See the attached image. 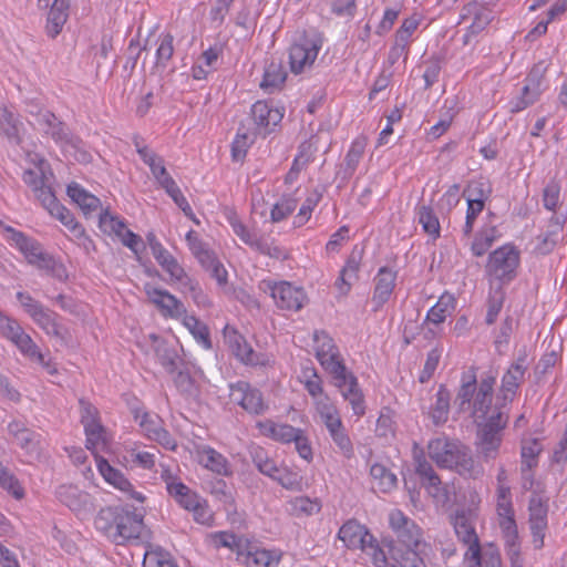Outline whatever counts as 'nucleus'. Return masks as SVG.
<instances>
[{
  "label": "nucleus",
  "instance_id": "4c0bfd02",
  "mask_svg": "<svg viewBox=\"0 0 567 567\" xmlns=\"http://www.w3.org/2000/svg\"><path fill=\"white\" fill-rule=\"evenodd\" d=\"M166 487L169 495L187 511L195 506V503L200 499L196 493L192 492L182 482H176L174 480L166 481Z\"/></svg>",
  "mask_w": 567,
  "mask_h": 567
},
{
  "label": "nucleus",
  "instance_id": "1a4fd4ad",
  "mask_svg": "<svg viewBox=\"0 0 567 567\" xmlns=\"http://www.w3.org/2000/svg\"><path fill=\"white\" fill-rule=\"evenodd\" d=\"M22 179L31 188L34 197L41 205L44 203L45 197L55 195L52 189L53 174L43 158H39L33 168L25 169Z\"/></svg>",
  "mask_w": 567,
  "mask_h": 567
},
{
  "label": "nucleus",
  "instance_id": "69168bd1",
  "mask_svg": "<svg viewBox=\"0 0 567 567\" xmlns=\"http://www.w3.org/2000/svg\"><path fill=\"white\" fill-rule=\"evenodd\" d=\"M504 302V292L502 289L495 290L494 295L488 300V309L486 313V323L492 324L495 322Z\"/></svg>",
  "mask_w": 567,
  "mask_h": 567
},
{
  "label": "nucleus",
  "instance_id": "58836bf2",
  "mask_svg": "<svg viewBox=\"0 0 567 567\" xmlns=\"http://www.w3.org/2000/svg\"><path fill=\"white\" fill-rule=\"evenodd\" d=\"M280 559L278 550L256 549L247 553L245 563L248 567H270L278 565Z\"/></svg>",
  "mask_w": 567,
  "mask_h": 567
},
{
  "label": "nucleus",
  "instance_id": "c85d7f7f",
  "mask_svg": "<svg viewBox=\"0 0 567 567\" xmlns=\"http://www.w3.org/2000/svg\"><path fill=\"white\" fill-rule=\"evenodd\" d=\"M395 281V274L390 269L383 267L379 270L375 278V288L372 302L375 305L374 311L383 306L390 298Z\"/></svg>",
  "mask_w": 567,
  "mask_h": 567
},
{
  "label": "nucleus",
  "instance_id": "de8ad7c7",
  "mask_svg": "<svg viewBox=\"0 0 567 567\" xmlns=\"http://www.w3.org/2000/svg\"><path fill=\"white\" fill-rule=\"evenodd\" d=\"M370 475L378 482V486L382 492H389L396 485V476L382 464H373L370 468Z\"/></svg>",
  "mask_w": 567,
  "mask_h": 567
},
{
  "label": "nucleus",
  "instance_id": "864d4df0",
  "mask_svg": "<svg viewBox=\"0 0 567 567\" xmlns=\"http://www.w3.org/2000/svg\"><path fill=\"white\" fill-rule=\"evenodd\" d=\"M540 452V445L537 440H533L522 447V472L530 471L536 466V456Z\"/></svg>",
  "mask_w": 567,
  "mask_h": 567
},
{
  "label": "nucleus",
  "instance_id": "603ef678",
  "mask_svg": "<svg viewBox=\"0 0 567 567\" xmlns=\"http://www.w3.org/2000/svg\"><path fill=\"white\" fill-rule=\"evenodd\" d=\"M171 560V555L167 551L151 546L144 554L143 567H164Z\"/></svg>",
  "mask_w": 567,
  "mask_h": 567
},
{
  "label": "nucleus",
  "instance_id": "b1692460",
  "mask_svg": "<svg viewBox=\"0 0 567 567\" xmlns=\"http://www.w3.org/2000/svg\"><path fill=\"white\" fill-rule=\"evenodd\" d=\"M97 467L106 482L126 493L131 498L144 502V496L141 493L135 492L130 481L118 470L112 467L107 461H99Z\"/></svg>",
  "mask_w": 567,
  "mask_h": 567
},
{
  "label": "nucleus",
  "instance_id": "f3484780",
  "mask_svg": "<svg viewBox=\"0 0 567 567\" xmlns=\"http://www.w3.org/2000/svg\"><path fill=\"white\" fill-rule=\"evenodd\" d=\"M338 538L351 549L367 550L368 543L373 542V536L368 529L354 519L346 522L338 532Z\"/></svg>",
  "mask_w": 567,
  "mask_h": 567
},
{
  "label": "nucleus",
  "instance_id": "dca6fc26",
  "mask_svg": "<svg viewBox=\"0 0 567 567\" xmlns=\"http://www.w3.org/2000/svg\"><path fill=\"white\" fill-rule=\"evenodd\" d=\"M4 338L13 342L24 355L37 361L43 367L49 368V363L45 361L44 355L39 351L37 344L33 342L31 337L23 331V329L18 322H16V324H13V327H11L10 329H7V334L4 336ZM48 370L50 373L55 372V369Z\"/></svg>",
  "mask_w": 567,
  "mask_h": 567
},
{
  "label": "nucleus",
  "instance_id": "a211bd4d",
  "mask_svg": "<svg viewBox=\"0 0 567 567\" xmlns=\"http://www.w3.org/2000/svg\"><path fill=\"white\" fill-rule=\"evenodd\" d=\"M251 117L258 134L266 136L278 125L284 114L279 109L271 107L267 102L258 101L251 106Z\"/></svg>",
  "mask_w": 567,
  "mask_h": 567
},
{
  "label": "nucleus",
  "instance_id": "7c9ffc66",
  "mask_svg": "<svg viewBox=\"0 0 567 567\" xmlns=\"http://www.w3.org/2000/svg\"><path fill=\"white\" fill-rule=\"evenodd\" d=\"M199 463L207 470L218 474L231 475V467L227 458L216 450L205 446L198 452Z\"/></svg>",
  "mask_w": 567,
  "mask_h": 567
},
{
  "label": "nucleus",
  "instance_id": "6e6552de",
  "mask_svg": "<svg viewBox=\"0 0 567 567\" xmlns=\"http://www.w3.org/2000/svg\"><path fill=\"white\" fill-rule=\"evenodd\" d=\"M258 288L265 293H269L280 309L298 311L307 301L303 289L287 281L261 280Z\"/></svg>",
  "mask_w": 567,
  "mask_h": 567
},
{
  "label": "nucleus",
  "instance_id": "13d9d810",
  "mask_svg": "<svg viewBox=\"0 0 567 567\" xmlns=\"http://www.w3.org/2000/svg\"><path fill=\"white\" fill-rule=\"evenodd\" d=\"M272 480L277 481L282 487L291 491L301 489V478L298 474L288 471L287 468H279Z\"/></svg>",
  "mask_w": 567,
  "mask_h": 567
},
{
  "label": "nucleus",
  "instance_id": "a19ab883",
  "mask_svg": "<svg viewBox=\"0 0 567 567\" xmlns=\"http://www.w3.org/2000/svg\"><path fill=\"white\" fill-rule=\"evenodd\" d=\"M155 355L162 367L171 374L175 373L183 363L176 350L164 342L155 347Z\"/></svg>",
  "mask_w": 567,
  "mask_h": 567
},
{
  "label": "nucleus",
  "instance_id": "052dcab7",
  "mask_svg": "<svg viewBox=\"0 0 567 567\" xmlns=\"http://www.w3.org/2000/svg\"><path fill=\"white\" fill-rule=\"evenodd\" d=\"M320 198H321V194L318 192H315L310 196L307 197V199L300 207L298 215L296 216V220H295L296 226L300 227L309 219L311 212L317 206Z\"/></svg>",
  "mask_w": 567,
  "mask_h": 567
},
{
  "label": "nucleus",
  "instance_id": "8fccbe9b",
  "mask_svg": "<svg viewBox=\"0 0 567 567\" xmlns=\"http://www.w3.org/2000/svg\"><path fill=\"white\" fill-rule=\"evenodd\" d=\"M492 20V12L487 8L481 6L480 10L474 14L471 24L468 25V33L464 35V44L468 43L470 35L477 34L486 28Z\"/></svg>",
  "mask_w": 567,
  "mask_h": 567
},
{
  "label": "nucleus",
  "instance_id": "a878e982",
  "mask_svg": "<svg viewBox=\"0 0 567 567\" xmlns=\"http://www.w3.org/2000/svg\"><path fill=\"white\" fill-rule=\"evenodd\" d=\"M528 509L532 534L535 538L543 540L547 527V504L540 496L535 495L529 501Z\"/></svg>",
  "mask_w": 567,
  "mask_h": 567
},
{
  "label": "nucleus",
  "instance_id": "e433bc0d",
  "mask_svg": "<svg viewBox=\"0 0 567 567\" xmlns=\"http://www.w3.org/2000/svg\"><path fill=\"white\" fill-rule=\"evenodd\" d=\"M260 427L266 435L284 443L292 442L297 439L298 433H301L300 429H296L292 425L275 423L271 421L261 423Z\"/></svg>",
  "mask_w": 567,
  "mask_h": 567
},
{
  "label": "nucleus",
  "instance_id": "5701e85b",
  "mask_svg": "<svg viewBox=\"0 0 567 567\" xmlns=\"http://www.w3.org/2000/svg\"><path fill=\"white\" fill-rule=\"evenodd\" d=\"M42 207L45 208L51 216L59 219L75 237H82L84 235V228L75 221L71 212L58 202L55 195L45 197Z\"/></svg>",
  "mask_w": 567,
  "mask_h": 567
},
{
  "label": "nucleus",
  "instance_id": "0e129e2a",
  "mask_svg": "<svg viewBox=\"0 0 567 567\" xmlns=\"http://www.w3.org/2000/svg\"><path fill=\"white\" fill-rule=\"evenodd\" d=\"M0 486L10 492L16 498L23 496V489L19 481L3 467L0 470Z\"/></svg>",
  "mask_w": 567,
  "mask_h": 567
},
{
  "label": "nucleus",
  "instance_id": "774afa93",
  "mask_svg": "<svg viewBox=\"0 0 567 567\" xmlns=\"http://www.w3.org/2000/svg\"><path fill=\"white\" fill-rule=\"evenodd\" d=\"M330 436L346 457L350 458L353 456V445L344 427L330 434Z\"/></svg>",
  "mask_w": 567,
  "mask_h": 567
},
{
  "label": "nucleus",
  "instance_id": "423d86ee",
  "mask_svg": "<svg viewBox=\"0 0 567 567\" xmlns=\"http://www.w3.org/2000/svg\"><path fill=\"white\" fill-rule=\"evenodd\" d=\"M507 421V413L497 409L484 422L477 423L475 446L478 456L484 461L497 457Z\"/></svg>",
  "mask_w": 567,
  "mask_h": 567
},
{
  "label": "nucleus",
  "instance_id": "680f3d73",
  "mask_svg": "<svg viewBox=\"0 0 567 567\" xmlns=\"http://www.w3.org/2000/svg\"><path fill=\"white\" fill-rule=\"evenodd\" d=\"M560 186L557 182L551 181L547 184L543 192L544 207L548 210L555 212L559 203Z\"/></svg>",
  "mask_w": 567,
  "mask_h": 567
},
{
  "label": "nucleus",
  "instance_id": "3c124183",
  "mask_svg": "<svg viewBox=\"0 0 567 567\" xmlns=\"http://www.w3.org/2000/svg\"><path fill=\"white\" fill-rule=\"evenodd\" d=\"M467 193V204L478 202L484 206L485 200L488 199L492 194V187L487 182H473L468 185Z\"/></svg>",
  "mask_w": 567,
  "mask_h": 567
},
{
  "label": "nucleus",
  "instance_id": "ddd939ff",
  "mask_svg": "<svg viewBox=\"0 0 567 567\" xmlns=\"http://www.w3.org/2000/svg\"><path fill=\"white\" fill-rule=\"evenodd\" d=\"M100 227L105 233H114L122 238L123 245L128 247L132 251L137 254L142 247H144L142 238L126 228L123 220L116 216L111 215L109 212H104L100 215Z\"/></svg>",
  "mask_w": 567,
  "mask_h": 567
},
{
  "label": "nucleus",
  "instance_id": "9b49d317",
  "mask_svg": "<svg viewBox=\"0 0 567 567\" xmlns=\"http://www.w3.org/2000/svg\"><path fill=\"white\" fill-rule=\"evenodd\" d=\"M229 398L233 403L240 405L250 414H262L267 409L260 391L247 382L231 384Z\"/></svg>",
  "mask_w": 567,
  "mask_h": 567
},
{
  "label": "nucleus",
  "instance_id": "c756f323",
  "mask_svg": "<svg viewBox=\"0 0 567 567\" xmlns=\"http://www.w3.org/2000/svg\"><path fill=\"white\" fill-rule=\"evenodd\" d=\"M564 219L553 216L547 226V230L537 237L538 244L536 250L540 255L549 254L555 246L561 240Z\"/></svg>",
  "mask_w": 567,
  "mask_h": 567
},
{
  "label": "nucleus",
  "instance_id": "a18cd8bd",
  "mask_svg": "<svg viewBox=\"0 0 567 567\" xmlns=\"http://www.w3.org/2000/svg\"><path fill=\"white\" fill-rule=\"evenodd\" d=\"M251 458L254 465L260 473L271 478L276 476L279 467L277 466L276 462L268 456L267 452L262 447H254L251 450Z\"/></svg>",
  "mask_w": 567,
  "mask_h": 567
},
{
  "label": "nucleus",
  "instance_id": "f8f14e48",
  "mask_svg": "<svg viewBox=\"0 0 567 567\" xmlns=\"http://www.w3.org/2000/svg\"><path fill=\"white\" fill-rule=\"evenodd\" d=\"M414 472L419 477L421 486L426 489L429 495L437 501H442L445 496L442 481L422 452L414 455Z\"/></svg>",
  "mask_w": 567,
  "mask_h": 567
},
{
  "label": "nucleus",
  "instance_id": "6e6d98bb",
  "mask_svg": "<svg viewBox=\"0 0 567 567\" xmlns=\"http://www.w3.org/2000/svg\"><path fill=\"white\" fill-rule=\"evenodd\" d=\"M254 143V138L248 133L238 131L231 144V157L234 161H241L247 153L248 147Z\"/></svg>",
  "mask_w": 567,
  "mask_h": 567
},
{
  "label": "nucleus",
  "instance_id": "338daca9",
  "mask_svg": "<svg viewBox=\"0 0 567 567\" xmlns=\"http://www.w3.org/2000/svg\"><path fill=\"white\" fill-rule=\"evenodd\" d=\"M18 444L25 450L27 453L33 454L38 453L39 450V435L33 431L27 429L20 433L18 437H16Z\"/></svg>",
  "mask_w": 567,
  "mask_h": 567
},
{
  "label": "nucleus",
  "instance_id": "5fc2aeb1",
  "mask_svg": "<svg viewBox=\"0 0 567 567\" xmlns=\"http://www.w3.org/2000/svg\"><path fill=\"white\" fill-rule=\"evenodd\" d=\"M174 52L173 48V35L169 33L164 34L161 38L159 47L156 51V69H164L166 66V63L171 60Z\"/></svg>",
  "mask_w": 567,
  "mask_h": 567
},
{
  "label": "nucleus",
  "instance_id": "e2e57ef3",
  "mask_svg": "<svg viewBox=\"0 0 567 567\" xmlns=\"http://www.w3.org/2000/svg\"><path fill=\"white\" fill-rule=\"evenodd\" d=\"M364 148H365V140L364 138H357L347 156H346V165H347V168L350 169L351 172H353L358 165V163L360 162L363 153H364Z\"/></svg>",
  "mask_w": 567,
  "mask_h": 567
},
{
  "label": "nucleus",
  "instance_id": "7ed1b4c3",
  "mask_svg": "<svg viewBox=\"0 0 567 567\" xmlns=\"http://www.w3.org/2000/svg\"><path fill=\"white\" fill-rule=\"evenodd\" d=\"M144 514L137 508L131 506H114L102 508L95 519L94 525L97 530L117 545L126 540L141 538L145 525Z\"/></svg>",
  "mask_w": 567,
  "mask_h": 567
},
{
  "label": "nucleus",
  "instance_id": "393cba45",
  "mask_svg": "<svg viewBox=\"0 0 567 567\" xmlns=\"http://www.w3.org/2000/svg\"><path fill=\"white\" fill-rule=\"evenodd\" d=\"M525 357H519L504 374L502 379L501 391L503 393V400L512 401L513 396L524 379L527 365L525 364Z\"/></svg>",
  "mask_w": 567,
  "mask_h": 567
},
{
  "label": "nucleus",
  "instance_id": "2eb2a0df",
  "mask_svg": "<svg viewBox=\"0 0 567 567\" xmlns=\"http://www.w3.org/2000/svg\"><path fill=\"white\" fill-rule=\"evenodd\" d=\"M145 292L152 303H154L165 317L179 318L186 313L184 305L167 290L145 286Z\"/></svg>",
  "mask_w": 567,
  "mask_h": 567
},
{
  "label": "nucleus",
  "instance_id": "0eeeda50",
  "mask_svg": "<svg viewBox=\"0 0 567 567\" xmlns=\"http://www.w3.org/2000/svg\"><path fill=\"white\" fill-rule=\"evenodd\" d=\"M519 260V250L514 245H503L489 254L485 272L503 284H508L517 276Z\"/></svg>",
  "mask_w": 567,
  "mask_h": 567
},
{
  "label": "nucleus",
  "instance_id": "473e14b6",
  "mask_svg": "<svg viewBox=\"0 0 567 567\" xmlns=\"http://www.w3.org/2000/svg\"><path fill=\"white\" fill-rule=\"evenodd\" d=\"M151 250L161 267L169 274L171 280L183 275L184 268L178 264L177 259L158 241L151 244Z\"/></svg>",
  "mask_w": 567,
  "mask_h": 567
},
{
  "label": "nucleus",
  "instance_id": "20e7f679",
  "mask_svg": "<svg viewBox=\"0 0 567 567\" xmlns=\"http://www.w3.org/2000/svg\"><path fill=\"white\" fill-rule=\"evenodd\" d=\"M427 453L441 468L455 471L473 480L483 476L484 470L475 462L471 449L458 440L446 436L433 439L427 444Z\"/></svg>",
  "mask_w": 567,
  "mask_h": 567
},
{
  "label": "nucleus",
  "instance_id": "6ab92c4d",
  "mask_svg": "<svg viewBox=\"0 0 567 567\" xmlns=\"http://www.w3.org/2000/svg\"><path fill=\"white\" fill-rule=\"evenodd\" d=\"M494 384L495 378L492 375L482 378L478 383V388L471 406L472 415L476 421L487 419L486 416L493 399Z\"/></svg>",
  "mask_w": 567,
  "mask_h": 567
},
{
  "label": "nucleus",
  "instance_id": "bf43d9fd",
  "mask_svg": "<svg viewBox=\"0 0 567 567\" xmlns=\"http://www.w3.org/2000/svg\"><path fill=\"white\" fill-rule=\"evenodd\" d=\"M291 506H292L295 514H297V515H300V514L313 515V514L318 513L321 508V505L318 501H312L305 496L296 497L291 502Z\"/></svg>",
  "mask_w": 567,
  "mask_h": 567
},
{
  "label": "nucleus",
  "instance_id": "4d7b16f0",
  "mask_svg": "<svg viewBox=\"0 0 567 567\" xmlns=\"http://www.w3.org/2000/svg\"><path fill=\"white\" fill-rule=\"evenodd\" d=\"M297 207V199L285 197L278 202L271 209L270 218L274 223L284 220Z\"/></svg>",
  "mask_w": 567,
  "mask_h": 567
},
{
  "label": "nucleus",
  "instance_id": "f257e3e1",
  "mask_svg": "<svg viewBox=\"0 0 567 567\" xmlns=\"http://www.w3.org/2000/svg\"><path fill=\"white\" fill-rule=\"evenodd\" d=\"M316 357L322 368L329 372L343 398L349 401L355 415L364 414L363 394L359 389L357 378L347 370L340 359L339 350L333 339L324 331L313 334Z\"/></svg>",
  "mask_w": 567,
  "mask_h": 567
},
{
  "label": "nucleus",
  "instance_id": "aec40b11",
  "mask_svg": "<svg viewBox=\"0 0 567 567\" xmlns=\"http://www.w3.org/2000/svg\"><path fill=\"white\" fill-rule=\"evenodd\" d=\"M56 497L62 504L76 514L91 511L92 504L90 495L74 485H61L56 489Z\"/></svg>",
  "mask_w": 567,
  "mask_h": 567
},
{
  "label": "nucleus",
  "instance_id": "49530a36",
  "mask_svg": "<svg viewBox=\"0 0 567 567\" xmlns=\"http://www.w3.org/2000/svg\"><path fill=\"white\" fill-rule=\"evenodd\" d=\"M417 215L423 230L433 238H437L440 236V221L433 209L430 206L422 205L419 207Z\"/></svg>",
  "mask_w": 567,
  "mask_h": 567
},
{
  "label": "nucleus",
  "instance_id": "9d476101",
  "mask_svg": "<svg viewBox=\"0 0 567 567\" xmlns=\"http://www.w3.org/2000/svg\"><path fill=\"white\" fill-rule=\"evenodd\" d=\"M320 48V40L307 37L292 44L289 49V64L291 72L299 74L307 68H310L316 61Z\"/></svg>",
  "mask_w": 567,
  "mask_h": 567
},
{
  "label": "nucleus",
  "instance_id": "bb28decb",
  "mask_svg": "<svg viewBox=\"0 0 567 567\" xmlns=\"http://www.w3.org/2000/svg\"><path fill=\"white\" fill-rule=\"evenodd\" d=\"M362 259V249L354 248L350 254L344 267L340 271V277L336 281V286L341 293L347 295L353 284L358 279V272Z\"/></svg>",
  "mask_w": 567,
  "mask_h": 567
},
{
  "label": "nucleus",
  "instance_id": "cd10ccee",
  "mask_svg": "<svg viewBox=\"0 0 567 567\" xmlns=\"http://www.w3.org/2000/svg\"><path fill=\"white\" fill-rule=\"evenodd\" d=\"M31 318L47 334L65 342L68 330L56 322V316L53 311L42 306Z\"/></svg>",
  "mask_w": 567,
  "mask_h": 567
},
{
  "label": "nucleus",
  "instance_id": "37998d69",
  "mask_svg": "<svg viewBox=\"0 0 567 567\" xmlns=\"http://www.w3.org/2000/svg\"><path fill=\"white\" fill-rule=\"evenodd\" d=\"M287 78V73L280 61L271 60L265 69L264 79L260 86L264 90L276 89L281 85Z\"/></svg>",
  "mask_w": 567,
  "mask_h": 567
},
{
  "label": "nucleus",
  "instance_id": "c9c22d12",
  "mask_svg": "<svg viewBox=\"0 0 567 567\" xmlns=\"http://www.w3.org/2000/svg\"><path fill=\"white\" fill-rule=\"evenodd\" d=\"M22 128V123L18 120V117L10 112L7 107L0 109V132L3 134L10 142L14 144H20L21 136L20 132Z\"/></svg>",
  "mask_w": 567,
  "mask_h": 567
},
{
  "label": "nucleus",
  "instance_id": "f704fd0d",
  "mask_svg": "<svg viewBox=\"0 0 567 567\" xmlns=\"http://www.w3.org/2000/svg\"><path fill=\"white\" fill-rule=\"evenodd\" d=\"M229 223L231 225V228L234 233L248 246L256 249L257 251L275 256L270 252V246L257 238L256 234L250 231L240 220H238L236 217L229 218Z\"/></svg>",
  "mask_w": 567,
  "mask_h": 567
},
{
  "label": "nucleus",
  "instance_id": "09e8293b",
  "mask_svg": "<svg viewBox=\"0 0 567 567\" xmlns=\"http://www.w3.org/2000/svg\"><path fill=\"white\" fill-rule=\"evenodd\" d=\"M184 324L189 329L192 334L197 339L206 349L212 348L209 339V331L206 324L202 323L195 316H184Z\"/></svg>",
  "mask_w": 567,
  "mask_h": 567
},
{
  "label": "nucleus",
  "instance_id": "79ce46f5",
  "mask_svg": "<svg viewBox=\"0 0 567 567\" xmlns=\"http://www.w3.org/2000/svg\"><path fill=\"white\" fill-rule=\"evenodd\" d=\"M455 299L451 293H444L439 301L429 310L426 320L439 324L442 323L446 316L454 309Z\"/></svg>",
  "mask_w": 567,
  "mask_h": 567
},
{
  "label": "nucleus",
  "instance_id": "72a5a7b5",
  "mask_svg": "<svg viewBox=\"0 0 567 567\" xmlns=\"http://www.w3.org/2000/svg\"><path fill=\"white\" fill-rule=\"evenodd\" d=\"M68 195L79 205L84 215H90L93 212H96L101 205V202L96 196L87 193L76 183H72L68 186Z\"/></svg>",
  "mask_w": 567,
  "mask_h": 567
},
{
  "label": "nucleus",
  "instance_id": "2f4dec72",
  "mask_svg": "<svg viewBox=\"0 0 567 567\" xmlns=\"http://www.w3.org/2000/svg\"><path fill=\"white\" fill-rule=\"evenodd\" d=\"M186 241L192 254L204 269L209 270L218 260L215 252L208 248L207 244H205L194 230H189L186 234Z\"/></svg>",
  "mask_w": 567,
  "mask_h": 567
},
{
  "label": "nucleus",
  "instance_id": "39448f33",
  "mask_svg": "<svg viewBox=\"0 0 567 567\" xmlns=\"http://www.w3.org/2000/svg\"><path fill=\"white\" fill-rule=\"evenodd\" d=\"M4 229L10 234L9 239L23 254L28 264L45 271L48 275L59 280H65L68 278V271L64 265L58 261L51 254L44 251L39 241L10 226Z\"/></svg>",
  "mask_w": 567,
  "mask_h": 567
},
{
  "label": "nucleus",
  "instance_id": "4be33fe9",
  "mask_svg": "<svg viewBox=\"0 0 567 567\" xmlns=\"http://www.w3.org/2000/svg\"><path fill=\"white\" fill-rule=\"evenodd\" d=\"M478 383L474 368L462 374L461 385L454 399V404L460 413L471 410Z\"/></svg>",
  "mask_w": 567,
  "mask_h": 567
},
{
  "label": "nucleus",
  "instance_id": "c03bdc74",
  "mask_svg": "<svg viewBox=\"0 0 567 567\" xmlns=\"http://www.w3.org/2000/svg\"><path fill=\"white\" fill-rule=\"evenodd\" d=\"M450 410V393L444 385H441L436 393V401L431 410V417L434 424L440 425L447 421Z\"/></svg>",
  "mask_w": 567,
  "mask_h": 567
},
{
  "label": "nucleus",
  "instance_id": "412c9836",
  "mask_svg": "<svg viewBox=\"0 0 567 567\" xmlns=\"http://www.w3.org/2000/svg\"><path fill=\"white\" fill-rule=\"evenodd\" d=\"M452 524L458 540L467 546V550L481 548L471 513L464 511L456 513Z\"/></svg>",
  "mask_w": 567,
  "mask_h": 567
},
{
  "label": "nucleus",
  "instance_id": "f03ea898",
  "mask_svg": "<svg viewBox=\"0 0 567 567\" xmlns=\"http://www.w3.org/2000/svg\"><path fill=\"white\" fill-rule=\"evenodd\" d=\"M389 524L398 537V543L388 544L390 560L402 567H426L424 557L429 546L421 539L420 527L400 509L390 512Z\"/></svg>",
  "mask_w": 567,
  "mask_h": 567
},
{
  "label": "nucleus",
  "instance_id": "ea45409f",
  "mask_svg": "<svg viewBox=\"0 0 567 567\" xmlns=\"http://www.w3.org/2000/svg\"><path fill=\"white\" fill-rule=\"evenodd\" d=\"M499 234L495 226L482 229L474 237L471 245V251L474 256L481 257L492 247Z\"/></svg>",
  "mask_w": 567,
  "mask_h": 567
},
{
  "label": "nucleus",
  "instance_id": "4468645a",
  "mask_svg": "<svg viewBox=\"0 0 567 567\" xmlns=\"http://www.w3.org/2000/svg\"><path fill=\"white\" fill-rule=\"evenodd\" d=\"M39 6L43 9L50 8L48 18L45 32L47 34L54 39L58 37L63 25L65 24L69 17V0H39Z\"/></svg>",
  "mask_w": 567,
  "mask_h": 567
}]
</instances>
